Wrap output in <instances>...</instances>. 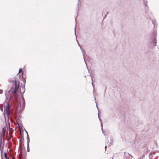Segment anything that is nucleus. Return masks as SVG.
<instances>
[{
    "instance_id": "nucleus-37",
    "label": "nucleus",
    "mask_w": 159,
    "mask_h": 159,
    "mask_svg": "<svg viewBox=\"0 0 159 159\" xmlns=\"http://www.w3.org/2000/svg\"><path fill=\"white\" fill-rule=\"evenodd\" d=\"M112 159H113V158H112Z\"/></svg>"
},
{
    "instance_id": "nucleus-6",
    "label": "nucleus",
    "mask_w": 159,
    "mask_h": 159,
    "mask_svg": "<svg viewBox=\"0 0 159 159\" xmlns=\"http://www.w3.org/2000/svg\"><path fill=\"white\" fill-rule=\"evenodd\" d=\"M6 128H7L6 127H5L4 128H2V132L1 133V137L3 139L4 138Z\"/></svg>"
},
{
    "instance_id": "nucleus-2",
    "label": "nucleus",
    "mask_w": 159,
    "mask_h": 159,
    "mask_svg": "<svg viewBox=\"0 0 159 159\" xmlns=\"http://www.w3.org/2000/svg\"><path fill=\"white\" fill-rule=\"evenodd\" d=\"M7 131L6 137H9L12 136V134L13 131V129L10 128V123L9 121H8V125L7 126Z\"/></svg>"
},
{
    "instance_id": "nucleus-16",
    "label": "nucleus",
    "mask_w": 159,
    "mask_h": 159,
    "mask_svg": "<svg viewBox=\"0 0 159 159\" xmlns=\"http://www.w3.org/2000/svg\"><path fill=\"white\" fill-rule=\"evenodd\" d=\"M98 118H99V119L100 122H101V123H102L101 119L99 117V115H98Z\"/></svg>"
},
{
    "instance_id": "nucleus-23",
    "label": "nucleus",
    "mask_w": 159,
    "mask_h": 159,
    "mask_svg": "<svg viewBox=\"0 0 159 159\" xmlns=\"http://www.w3.org/2000/svg\"><path fill=\"white\" fill-rule=\"evenodd\" d=\"M105 150H106V148H107V146H106L105 147Z\"/></svg>"
},
{
    "instance_id": "nucleus-28",
    "label": "nucleus",
    "mask_w": 159,
    "mask_h": 159,
    "mask_svg": "<svg viewBox=\"0 0 159 159\" xmlns=\"http://www.w3.org/2000/svg\"><path fill=\"white\" fill-rule=\"evenodd\" d=\"M82 53H83V55L84 56V53H83V51L82 50Z\"/></svg>"
},
{
    "instance_id": "nucleus-24",
    "label": "nucleus",
    "mask_w": 159,
    "mask_h": 159,
    "mask_svg": "<svg viewBox=\"0 0 159 159\" xmlns=\"http://www.w3.org/2000/svg\"><path fill=\"white\" fill-rule=\"evenodd\" d=\"M19 73H20V69L19 70Z\"/></svg>"
},
{
    "instance_id": "nucleus-29",
    "label": "nucleus",
    "mask_w": 159,
    "mask_h": 159,
    "mask_svg": "<svg viewBox=\"0 0 159 159\" xmlns=\"http://www.w3.org/2000/svg\"><path fill=\"white\" fill-rule=\"evenodd\" d=\"M78 45L80 47V45L78 43Z\"/></svg>"
},
{
    "instance_id": "nucleus-30",
    "label": "nucleus",
    "mask_w": 159,
    "mask_h": 159,
    "mask_svg": "<svg viewBox=\"0 0 159 159\" xmlns=\"http://www.w3.org/2000/svg\"><path fill=\"white\" fill-rule=\"evenodd\" d=\"M75 35H76V31H75Z\"/></svg>"
},
{
    "instance_id": "nucleus-18",
    "label": "nucleus",
    "mask_w": 159,
    "mask_h": 159,
    "mask_svg": "<svg viewBox=\"0 0 159 159\" xmlns=\"http://www.w3.org/2000/svg\"><path fill=\"white\" fill-rule=\"evenodd\" d=\"M144 4L145 6H147V2L146 1V2H145Z\"/></svg>"
},
{
    "instance_id": "nucleus-19",
    "label": "nucleus",
    "mask_w": 159,
    "mask_h": 159,
    "mask_svg": "<svg viewBox=\"0 0 159 159\" xmlns=\"http://www.w3.org/2000/svg\"><path fill=\"white\" fill-rule=\"evenodd\" d=\"M18 127H19V130H20V124L19 123H18Z\"/></svg>"
},
{
    "instance_id": "nucleus-8",
    "label": "nucleus",
    "mask_w": 159,
    "mask_h": 159,
    "mask_svg": "<svg viewBox=\"0 0 159 159\" xmlns=\"http://www.w3.org/2000/svg\"><path fill=\"white\" fill-rule=\"evenodd\" d=\"M23 102V106H22V109H24L25 108V102L24 99V98L23 97V102Z\"/></svg>"
},
{
    "instance_id": "nucleus-31",
    "label": "nucleus",
    "mask_w": 159,
    "mask_h": 159,
    "mask_svg": "<svg viewBox=\"0 0 159 159\" xmlns=\"http://www.w3.org/2000/svg\"><path fill=\"white\" fill-rule=\"evenodd\" d=\"M27 137H29V136H28V134H27Z\"/></svg>"
},
{
    "instance_id": "nucleus-10",
    "label": "nucleus",
    "mask_w": 159,
    "mask_h": 159,
    "mask_svg": "<svg viewBox=\"0 0 159 159\" xmlns=\"http://www.w3.org/2000/svg\"><path fill=\"white\" fill-rule=\"evenodd\" d=\"M152 24H153V25H154V27H155L156 24H157L156 22V21L155 20L153 21V20H152Z\"/></svg>"
},
{
    "instance_id": "nucleus-33",
    "label": "nucleus",
    "mask_w": 159,
    "mask_h": 159,
    "mask_svg": "<svg viewBox=\"0 0 159 159\" xmlns=\"http://www.w3.org/2000/svg\"><path fill=\"white\" fill-rule=\"evenodd\" d=\"M96 106H97V108H98V106H97V104H96Z\"/></svg>"
},
{
    "instance_id": "nucleus-26",
    "label": "nucleus",
    "mask_w": 159,
    "mask_h": 159,
    "mask_svg": "<svg viewBox=\"0 0 159 159\" xmlns=\"http://www.w3.org/2000/svg\"><path fill=\"white\" fill-rule=\"evenodd\" d=\"M21 127V126H20V127ZM21 128H20V134H21Z\"/></svg>"
},
{
    "instance_id": "nucleus-25",
    "label": "nucleus",
    "mask_w": 159,
    "mask_h": 159,
    "mask_svg": "<svg viewBox=\"0 0 159 159\" xmlns=\"http://www.w3.org/2000/svg\"><path fill=\"white\" fill-rule=\"evenodd\" d=\"M19 157L20 159V154H19Z\"/></svg>"
},
{
    "instance_id": "nucleus-36",
    "label": "nucleus",
    "mask_w": 159,
    "mask_h": 159,
    "mask_svg": "<svg viewBox=\"0 0 159 159\" xmlns=\"http://www.w3.org/2000/svg\"><path fill=\"white\" fill-rule=\"evenodd\" d=\"M141 159V158H139V159Z\"/></svg>"
},
{
    "instance_id": "nucleus-27",
    "label": "nucleus",
    "mask_w": 159,
    "mask_h": 159,
    "mask_svg": "<svg viewBox=\"0 0 159 159\" xmlns=\"http://www.w3.org/2000/svg\"><path fill=\"white\" fill-rule=\"evenodd\" d=\"M92 85H93V87H94L93 85V83H92ZM93 88L94 89V88Z\"/></svg>"
},
{
    "instance_id": "nucleus-22",
    "label": "nucleus",
    "mask_w": 159,
    "mask_h": 159,
    "mask_svg": "<svg viewBox=\"0 0 159 159\" xmlns=\"http://www.w3.org/2000/svg\"><path fill=\"white\" fill-rule=\"evenodd\" d=\"M108 14V12H107V14H106L105 15V18L106 17V16H107V14Z\"/></svg>"
},
{
    "instance_id": "nucleus-3",
    "label": "nucleus",
    "mask_w": 159,
    "mask_h": 159,
    "mask_svg": "<svg viewBox=\"0 0 159 159\" xmlns=\"http://www.w3.org/2000/svg\"><path fill=\"white\" fill-rule=\"evenodd\" d=\"M153 37L152 38V40L154 43L156 44L157 43V40H156V38L157 37V32L156 31H154L153 33Z\"/></svg>"
},
{
    "instance_id": "nucleus-14",
    "label": "nucleus",
    "mask_w": 159,
    "mask_h": 159,
    "mask_svg": "<svg viewBox=\"0 0 159 159\" xmlns=\"http://www.w3.org/2000/svg\"><path fill=\"white\" fill-rule=\"evenodd\" d=\"M20 73H21L22 75V76H23V73L22 70L21 69H20Z\"/></svg>"
},
{
    "instance_id": "nucleus-35",
    "label": "nucleus",
    "mask_w": 159,
    "mask_h": 159,
    "mask_svg": "<svg viewBox=\"0 0 159 159\" xmlns=\"http://www.w3.org/2000/svg\"><path fill=\"white\" fill-rule=\"evenodd\" d=\"M77 42L78 43V41L76 40Z\"/></svg>"
},
{
    "instance_id": "nucleus-21",
    "label": "nucleus",
    "mask_w": 159,
    "mask_h": 159,
    "mask_svg": "<svg viewBox=\"0 0 159 159\" xmlns=\"http://www.w3.org/2000/svg\"><path fill=\"white\" fill-rule=\"evenodd\" d=\"M27 138L28 139V141H27V142H29L30 140H29V137H27Z\"/></svg>"
},
{
    "instance_id": "nucleus-34",
    "label": "nucleus",
    "mask_w": 159,
    "mask_h": 159,
    "mask_svg": "<svg viewBox=\"0 0 159 159\" xmlns=\"http://www.w3.org/2000/svg\"><path fill=\"white\" fill-rule=\"evenodd\" d=\"M75 21L76 22V18H75Z\"/></svg>"
},
{
    "instance_id": "nucleus-15",
    "label": "nucleus",
    "mask_w": 159,
    "mask_h": 159,
    "mask_svg": "<svg viewBox=\"0 0 159 159\" xmlns=\"http://www.w3.org/2000/svg\"><path fill=\"white\" fill-rule=\"evenodd\" d=\"M3 91L2 89H0V94H2L3 93Z\"/></svg>"
},
{
    "instance_id": "nucleus-11",
    "label": "nucleus",
    "mask_w": 159,
    "mask_h": 159,
    "mask_svg": "<svg viewBox=\"0 0 159 159\" xmlns=\"http://www.w3.org/2000/svg\"><path fill=\"white\" fill-rule=\"evenodd\" d=\"M21 142H20V159H22L21 157ZM24 159H26L25 158H24Z\"/></svg>"
},
{
    "instance_id": "nucleus-13",
    "label": "nucleus",
    "mask_w": 159,
    "mask_h": 159,
    "mask_svg": "<svg viewBox=\"0 0 159 159\" xmlns=\"http://www.w3.org/2000/svg\"><path fill=\"white\" fill-rule=\"evenodd\" d=\"M29 143H28V145H27V152H29L30 151V149H29Z\"/></svg>"
},
{
    "instance_id": "nucleus-12",
    "label": "nucleus",
    "mask_w": 159,
    "mask_h": 159,
    "mask_svg": "<svg viewBox=\"0 0 159 159\" xmlns=\"http://www.w3.org/2000/svg\"><path fill=\"white\" fill-rule=\"evenodd\" d=\"M7 138V140L8 141H9L11 139V136H10L9 137L8 136V137H6Z\"/></svg>"
},
{
    "instance_id": "nucleus-9",
    "label": "nucleus",
    "mask_w": 159,
    "mask_h": 159,
    "mask_svg": "<svg viewBox=\"0 0 159 159\" xmlns=\"http://www.w3.org/2000/svg\"><path fill=\"white\" fill-rule=\"evenodd\" d=\"M4 155L6 159H9L8 155H7V153L6 152L4 153Z\"/></svg>"
},
{
    "instance_id": "nucleus-17",
    "label": "nucleus",
    "mask_w": 159,
    "mask_h": 159,
    "mask_svg": "<svg viewBox=\"0 0 159 159\" xmlns=\"http://www.w3.org/2000/svg\"><path fill=\"white\" fill-rule=\"evenodd\" d=\"M101 127H102V130L103 129V125L102 123H101Z\"/></svg>"
},
{
    "instance_id": "nucleus-7",
    "label": "nucleus",
    "mask_w": 159,
    "mask_h": 159,
    "mask_svg": "<svg viewBox=\"0 0 159 159\" xmlns=\"http://www.w3.org/2000/svg\"><path fill=\"white\" fill-rule=\"evenodd\" d=\"M22 81L23 82V84H24V86L22 87V90L23 91V93L25 92V83L26 80L25 78H23V79L22 80Z\"/></svg>"
},
{
    "instance_id": "nucleus-32",
    "label": "nucleus",
    "mask_w": 159,
    "mask_h": 159,
    "mask_svg": "<svg viewBox=\"0 0 159 159\" xmlns=\"http://www.w3.org/2000/svg\"><path fill=\"white\" fill-rule=\"evenodd\" d=\"M12 159H15L14 158V157H13Z\"/></svg>"
},
{
    "instance_id": "nucleus-4",
    "label": "nucleus",
    "mask_w": 159,
    "mask_h": 159,
    "mask_svg": "<svg viewBox=\"0 0 159 159\" xmlns=\"http://www.w3.org/2000/svg\"><path fill=\"white\" fill-rule=\"evenodd\" d=\"M19 84H18L17 85L16 84V81H15V87L14 88L11 89V91L12 92V93H13L16 94L18 90V89L19 88Z\"/></svg>"
},
{
    "instance_id": "nucleus-1",
    "label": "nucleus",
    "mask_w": 159,
    "mask_h": 159,
    "mask_svg": "<svg viewBox=\"0 0 159 159\" xmlns=\"http://www.w3.org/2000/svg\"><path fill=\"white\" fill-rule=\"evenodd\" d=\"M3 113L4 115V117L5 119L6 120V115L7 117V120L8 121L10 115V107L8 104L6 106L4 110Z\"/></svg>"
},
{
    "instance_id": "nucleus-5",
    "label": "nucleus",
    "mask_w": 159,
    "mask_h": 159,
    "mask_svg": "<svg viewBox=\"0 0 159 159\" xmlns=\"http://www.w3.org/2000/svg\"><path fill=\"white\" fill-rule=\"evenodd\" d=\"M132 157V156L129 153L125 152L124 153V159H131Z\"/></svg>"
},
{
    "instance_id": "nucleus-20",
    "label": "nucleus",
    "mask_w": 159,
    "mask_h": 159,
    "mask_svg": "<svg viewBox=\"0 0 159 159\" xmlns=\"http://www.w3.org/2000/svg\"><path fill=\"white\" fill-rule=\"evenodd\" d=\"M27 138L28 139V141H27V142H29L30 140H29V137H27Z\"/></svg>"
}]
</instances>
